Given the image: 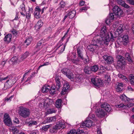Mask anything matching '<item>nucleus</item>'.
<instances>
[{
  "instance_id": "34",
  "label": "nucleus",
  "mask_w": 134,
  "mask_h": 134,
  "mask_svg": "<svg viewBox=\"0 0 134 134\" xmlns=\"http://www.w3.org/2000/svg\"><path fill=\"white\" fill-rule=\"evenodd\" d=\"M118 76L120 78L122 79V80H124L126 81H128V80L126 77L121 74H119Z\"/></svg>"
},
{
  "instance_id": "42",
  "label": "nucleus",
  "mask_w": 134,
  "mask_h": 134,
  "mask_svg": "<svg viewBox=\"0 0 134 134\" xmlns=\"http://www.w3.org/2000/svg\"><path fill=\"white\" fill-rule=\"evenodd\" d=\"M56 111L53 108L49 109L48 110V112L49 114H52L53 113H55Z\"/></svg>"
},
{
  "instance_id": "45",
  "label": "nucleus",
  "mask_w": 134,
  "mask_h": 134,
  "mask_svg": "<svg viewBox=\"0 0 134 134\" xmlns=\"http://www.w3.org/2000/svg\"><path fill=\"white\" fill-rule=\"evenodd\" d=\"M11 32L12 34L15 36L17 35L18 33V32L15 29H13Z\"/></svg>"
},
{
  "instance_id": "59",
  "label": "nucleus",
  "mask_w": 134,
  "mask_h": 134,
  "mask_svg": "<svg viewBox=\"0 0 134 134\" xmlns=\"http://www.w3.org/2000/svg\"><path fill=\"white\" fill-rule=\"evenodd\" d=\"M49 64V63L48 62H46V63H44L43 65H40V66H39V67L38 68V69H39L42 66L48 65Z\"/></svg>"
},
{
  "instance_id": "17",
  "label": "nucleus",
  "mask_w": 134,
  "mask_h": 134,
  "mask_svg": "<svg viewBox=\"0 0 134 134\" xmlns=\"http://www.w3.org/2000/svg\"><path fill=\"white\" fill-rule=\"evenodd\" d=\"M56 118L55 116H54L52 117H48L45 120L43 121L44 124L49 123L53 121H56Z\"/></svg>"
},
{
  "instance_id": "39",
  "label": "nucleus",
  "mask_w": 134,
  "mask_h": 134,
  "mask_svg": "<svg viewBox=\"0 0 134 134\" xmlns=\"http://www.w3.org/2000/svg\"><path fill=\"white\" fill-rule=\"evenodd\" d=\"M66 5V3L64 1H62L60 2V5L59 7L60 8H63L65 7Z\"/></svg>"
},
{
  "instance_id": "7",
  "label": "nucleus",
  "mask_w": 134,
  "mask_h": 134,
  "mask_svg": "<svg viewBox=\"0 0 134 134\" xmlns=\"http://www.w3.org/2000/svg\"><path fill=\"white\" fill-rule=\"evenodd\" d=\"M113 11L116 15L118 16H122L124 15V13L122 9L119 8L118 6H115L113 9Z\"/></svg>"
},
{
  "instance_id": "63",
  "label": "nucleus",
  "mask_w": 134,
  "mask_h": 134,
  "mask_svg": "<svg viewBox=\"0 0 134 134\" xmlns=\"http://www.w3.org/2000/svg\"><path fill=\"white\" fill-rule=\"evenodd\" d=\"M85 64H87L88 63L89 61V60L88 59V58L87 57V58H86L85 59L83 60Z\"/></svg>"
},
{
  "instance_id": "10",
  "label": "nucleus",
  "mask_w": 134,
  "mask_h": 134,
  "mask_svg": "<svg viewBox=\"0 0 134 134\" xmlns=\"http://www.w3.org/2000/svg\"><path fill=\"white\" fill-rule=\"evenodd\" d=\"M61 77L59 75H56L55 76V81L56 85L55 88L56 89L58 90L62 86V84L60 81Z\"/></svg>"
},
{
  "instance_id": "15",
  "label": "nucleus",
  "mask_w": 134,
  "mask_h": 134,
  "mask_svg": "<svg viewBox=\"0 0 134 134\" xmlns=\"http://www.w3.org/2000/svg\"><path fill=\"white\" fill-rule=\"evenodd\" d=\"M92 125V121L90 120L87 119L81 125V127H83L84 126L86 127H89Z\"/></svg>"
},
{
  "instance_id": "22",
  "label": "nucleus",
  "mask_w": 134,
  "mask_h": 134,
  "mask_svg": "<svg viewBox=\"0 0 134 134\" xmlns=\"http://www.w3.org/2000/svg\"><path fill=\"white\" fill-rule=\"evenodd\" d=\"M76 13V11L75 10H73L69 12L68 14L69 18L72 19L74 17Z\"/></svg>"
},
{
  "instance_id": "51",
  "label": "nucleus",
  "mask_w": 134,
  "mask_h": 134,
  "mask_svg": "<svg viewBox=\"0 0 134 134\" xmlns=\"http://www.w3.org/2000/svg\"><path fill=\"white\" fill-rule=\"evenodd\" d=\"M14 95H12L9 98L6 97L5 98V101H8L9 100H11V99L14 97Z\"/></svg>"
},
{
  "instance_id": "13",
  "label": "nucleus",
  "mask_w": 134,
  "mask_h": 134,
  "mask_svg": "<svg viewBox=\"0 0 134 134\" xmlns=\"http://www.w3.org/2000/svg\"><path fill=\"white\" fill-rule=\"evenodd\" d=\"M103 58L107 64H111L113 62V58L111 56L104 55Z\"/></svg>"
},
{
  "instance_id": "48",
  "label": "nucleus",
  "mask_w": 134,
  "mask_h": 134,
  "mask_svg": "<svg viewBox=\"0 0 134 134\" xmlns=\"http://www.w3.org/2000/svg\"><path fill=\"white\" fill-rule=\"evenodd\" d=\"M114 13H111L109 14V18L110 19L113 20L114 19Z\"/></svg>"
},
{
  "instance_id": "30",
  "label": "nucleus",
  "mask_w": 134,
  "mask_h": 134,
  "mask_svg": "<svg viewBox=\"0 0 134 134\" xmlns=\"http://www.w3.org/2000/svg\"><path fill=\"white\" fill-rule=\"evenodd\" d=\"M99 69V67L97 65H94L91 67V70L92 71L96 72Z\"/></svg>"
},
{
  "instance_id": "1",
  "label": "nucleus",
  "mask_w": 134,
  "mask_h": 134,
  "mask_svg": "<svg viewBox=\"0 0 134 134\" xmlns=\"http://www.w3.org/2000/svg\"><path fill=\"white\" fill-rule=\"evenodd\" d=\"M111 37H109V33L107 32L105 26H104L102 28L99 35L95 36L92 41L93 43L88 47V48L90 51L94 52L97 50L101 45H107L110 40L113 41L115 37H113V34L110 33Z\"/></svg>"
},
{
  "instance_id": "53",
  "label": "nucleus",
  "mask_w": 134,
  "mask_h": 134,
  "mask_svg": "<svg viewBox=\"0 0 134 134\" xmlns=\"http://www.w3.org/2000/svg\"><path fill=\"white\" fill-rule=\"evenodd\" d=\"M116 85L117 87H119L121 88L123 87V85L122 83L118 82L116 84Z\"/></svg>"
},
{
  "instance_id": "19",
  "label": "nucleus",
  "mask_w": 134,
  "mask_h": 134,
  "mask_svg": "<svg viewBox=\"0 0 134 134\" xmlns=\"http://www.w3.org/2000/svg\"><path fill=\"white\" fill-rule=\"evenodd\" d=\"M12 37L11 34H9L5 36L4 38V41L7 42L8 43H9L11 41Z\"/></svg>"
},
{
  "instance_id": "46",
  "label": "nucleus",
  "mask_w": 134,
  "mask_h": 134,
  "mask_svg": "<svg viewBox=\"0 0 134 134\" xmlns=\"http://www.w3.org/2000/svg\"><path fill=\"white\" fill-rule=\"evenodd\" d=\"M95 115L94 114H89L88 116V118H90V119H92V120H96L95 118Z\"/></svg>"
},
{
  "instance_id": "54",
  "label": "nucleus",
  "mask_w": 134,
  "mask_h": 134,
  "mask_svg": "<svg viewBox=\"0 0 134 134\" xmlns=\"http://www.w3.org/2000/svg\"><path fill=\"white\" fill-rule=\"evenodd\" d=\"M123 89L122 87H116V90L117 92H119L122 91Z\"/></svg>"
},
{
  "instance_id": "41",
  "label": "nucleus",
  "mask_w": 134,
  "mask_h": 134,
  "mask_svg": "<svg viewBox=\"0 0 134 134\" xmlns=\"http://www.w3.org/2000/svg\"><path fill=\"white\" fill-rule=\"evenodd\" d=\"M29 126H30L32 125H36L37 124V122L36 121H32L28 122Z\"/></svg>"
},
{
  "instance_id": "2",
  "label": "nucleus",
  "mask_w": 134,
  "mask_h": 134,
  "mask_svg": "<svg viewBox=\"0 0 134 134\" xmlns=\"http://www.w3.org/2000/svg\"><path fill=\"white\" fill-rule=\"evenodd\" d=\"M7 80L5 85L8 87H10L12 86L15 82L16 79L15 77H13L11 75H9L5 77H2L0 78V81Z\"/></svg>"
},
{
  "instance_id": "9",
  "label": "nucleus",
  "mask_w": 134,
  "mask_h": 134,
  "mask_svg": "<svg viewBox=\"0 0 134 134\" xmlns=\"http://www.w3.org/2000/svg\"><path fill=\"white\" fill-rule=\"evenodd\" d=\"M4 117L3 121L4 123L7 125L10 126L12 124V122L9 114L7 113H5L4 114Z\"/></svg>"
},
{
  "instance_id": "16",
  "label": "nucleus",
  "mask_w": 134,
  "mask_h": 134,
  "mask_svg": "<svg viewBox=\"0 0 134 134\" xmlns=\"http://www.w3.org/2000/svg\"><path fill=\"white\" fill-rule=\"evenodd\" d=\"M59 129H63L65 127V122L63 120H60L57 122L55 125Z\"/></svg>"
},
{
  "instance_id": "64",
  "label": "nucleus",
  "mask_w": 134,
  "mask_h": 134,
  "mask_svg": "<svg viewBox=\"0 0 134 134\" xmlns=\"http://www.w3.org/2000/svg\"><path fill=\"white\" fill-rule=\"evenodd\" d=\"M85 2L84 1H81L80 3V5L81 6L85 4Z\"/></svg>"
},
{
  "instance_id": "4",
  "label": "nucleus",
  "mask_w": 134,
  "mask_h": 134,
  "mask_svg": "<svg viewBox=\"0 0 134 134\" xmlns=\"http://www.w3.org/2000/svg\"><path fill=\"white\" fill-rule=\"evenodd\" d=\"M120 98L122 101V103L123 104H120L119 105H116V107L118 108H125V107L126 106V105L124 104H127L129 102L130 99L124 94H122L121 95L120 97Z\"/></svg>"
},
{
  "instance_id": "20",
  "label": "nucleus",
  "mask_w": 134,
  "mask_h": 134,
  "mask_svg": "<svg viewBox=\"0 0 134 134\" xmlns=\"http://www.w3.org/2000/svg\"><path fill=\"white\" fill-rule=\"evenodd\" d=\"M123 44L126 45L129 42V37L127 35L125 34L122 37Z\"/></svg>"
},
{
  "instance_id": "50",
  "label": "nucleus",
  "mask_w": 134,
  "mask_h": 134,
  "mask_svg": "<svg viewBox=\"0 0 134 134\" xmlns=\"http://www.w3.org/2000/svg\"><path fill=\"white\" fill-rule=\"evenodd\" d=\"M76 133V130L75 129L71 130L67 134H75Z\"/></svg>"
},
{
  "instance_id": "25",
  "label": "nucleus",
  "mask_w": 134,
  "mask_h": 134,
  "mask_svg": "<svg viewBox=\"0 0 134 134\" xmlns=\"http://www.w3.org/2000/svg\"><path fill=\"white\" fill-rule=\"evenodd\" d=\"M43 25L41 20H39L35 25V27L36 29H39Z\"/></svg>"
},
{
  "instance_id": "27",
  "label": "nucleus",
  "mask_w": 134,
  "mask_h": 134,
  "mask_svg": "<svg viewBox=\"0 0 134 134\" xmlns=\"http://www.w3.org/2000/svg\"><path fill=\"white\" fill-rule=\"evenodd\" d=\"M32 40V38L31 37L28 38L26 39L24 43V45H26L27 46L29 45L31 43Z\"/></svg>"
},
{
  "instance_id": "29",
  "label": "nucleus",
  "mask_w": 134,
  "mask_h": 134,
  "mask_svg": "<svg viewBox=\"0 0 134 134\" xmlns=\"http://www.w3.org/2000/svg\"><path fill=\"white\" fill-rule=\"evenodd\" d=\"M129 79L130 83L134 85V74H130L129 76Z\"/></svg>"
},
{
  "instance_id": "8",
  "label": "nucleus",
  "mask_w": 134,
  "mask_h": 134,
  "mask_svg": "<svg viewBox=\"0 0 134 134\" xmlns=\"http://www.w3.org/2000/svg\"><path fill=\"white\" fill-rule=\"evenodd\" d=\"M91 81L94 86L99 87L102 86V81L98 78H92L91 79Z\"/></svg>"
},
{
  "instance_id": "61",
  "label": "nucleus",
  "mask_w": 134,
  "mask_h": 134,
  "mask_svg": "<svg viewBox=\"0 0 134 134\" xmlns=\"http://www.w3.org/2000/svg\"><path fill=\"white\" fill-rule=\"evenodd\" d=\"M6 63V61H1L0 62V65H2L3 66Z\"/></svg>"
},
{
  "instance_id": "57",
  "label": "nucleus",
  "mask_w": 134,
  "mask_h": 134,
  "mask_svg": "<svg viewBox=\"0 0 134 134\" xmlns=\"http://www.w3.org/2000/svg\"><path fill=\"white\" fill-rule=\"evenodd\" d=\"M131 4L134 5V0H126Z\"/></svg>"
},
{
  "instance_id": "24",
  "label": "nucleus",
  "mask_w": 134,
  "mask_h": 134,
  "mask_svg": "<svg viewBox=\"0 0 134 134\" xmlns=\"http://www.w3.org/2000/svg\"><path fill=\"white\" fill-rule=\"evenodd\" d=\"M82 79V76L81 75H77L75 77L74 80L77 82H80Z\"/></svg>"
},
{
  "instance_id": "18",
  "label": "nucleus",
  "mask_w": 134,
  "mask_h": 134,
  "mask_svg": "<svg viewBox=\"0 0 134 134\" xmlns=\"http://www.w3.org/2000/svg\"><path fill=\"white\" fill-rule=\"evenodd\" d=\"M117 2L118 4L127 9L130 8V6L126 3L125 2L122 0H117Z\"/></svg>"
},
{
  "instance_id": "55",
  "label": "nucleus",
  "mask_w": 134,
  "mask_h": 134,
  "mask_svg": "<svg viewBox=\"0 0 134 134\" xmlns=\"http://www.w3.org/2000/svg\"><path fill=\"white\" fill-rule=\"evenodd\" d=\"M42 41L41 40L40 41L37 43V44L36 45V48H38L41 46V45L42 43Z\"/></svg>"
},
{
  "instance_id": "44",
  "label": "nucleus",
  "mask_w": 134,
  "mask_h": 134,
  "mask_svg": "<svg viewBox=\"0 0 134 134\" xmlns=\"http://www.w3.org/2000/svg\"><path fill=\"white\" fill-rule=\"evenodd\" d=\"M18 60V58L16 56H15L12 57L11 59V61L13 62L14 63L16 62Z\"/></svg>"
},
{
  "instance_id": "28",
  "label": "nucleus",
  "mask_w": 134,
  "mask_h": 134,
  "mask_svg": "<svg viewBox=\"0 0 134 134\" xmlns=\"http://www.w3.org/2000/svg\"><path fill=\"white\" fill-rule=\"evenodd\" d=\"M77 51L78 57L82 59L83 60V56L80 48H77Z\"/></svg>"
},
{
  "instance_id": "21",
  "label": "nucleus",
  "mask_w": 134,
  "mask_h": 134,
  "mask_svg": "<svg viewBox=\"0 0 134 134\" xmlns=\"http://www.w3.org/2000/svg\"><path fill=\"white\" fill-rule=\"evenodd\" d=\"M51 87L48 85L44 86L41 88L42 92L44 93H46L49 91Z\"/></svg>"
},
{
  "instance_id": "62",
  "label": "nucleus",
  "mask_w": 134,
  "mask_h": 134,
  "mask_svg": "<svg viewBox=\"0 0 134 134\" xmlns=\"http://www.w3.org/2000/svg\"><path fill=\"white\" fill-rule=\"evenodd\" d=\"M35 9L37 10L39 13L40 12H41V9L39 6H37L35 8Z\"/></svg>"
},
{
  "instance_id": "56",
  "label": "nucleus",
  "mask_w": 134,
  "mask_h": 134,
  "mask_svg": "<svg viewBox=\"0 0 134 134\" xmlns=\"http://www.w3.org/2000/svg\"><path fill=\"white\" fill-rule=\"evenodd\" d=\"M133 104L132 103H129L126 105V106L125 107V108H126V107L127 106L128 107H131L133 106Z\"/></svg>"
},
{
  "instance_id": "49",
  "label": "nucleus",
  "mask_w": 134,
  "mask_h": 134,
  "mask_svg": "<svg viewBox=\"0 0 134 134\" xmlns=\"http://www.w3.org/2000/svg\"><path fill=\"white\" fill-rule=\"evenodd\" d=\"M84 132L83 130H80V129H78L77 131L76 130V133L75 134H81V133Z\"/></svg>"
},
{
  "instance_id": "32",
  "label": "nucleus",
  "mask_w": 134,
  "mask_h": 134,
  "mask_svg": "<svg viewBox=\"0 0 134 134\" xmlns=\"http://www.w3.org/2000/svg\"><path fill=\"white\" fill-rule=\"evenodd\" d=\"M125 57L126 59L128 60V62L130 63H132V60L129 54V53H126L125 54Z\"/></svg>"
},
{
  "instance_id": "14",
  "label": "nucleus",
  "mask_w": 134,
  "mask_h": 134,
  "mask_svg": "<svg viewBox=\"0 0 134 134\" xmlns=\"http://www.w3.org/2000/svg\"><path fill=\"white\" fill-rule=\"evenodd\" d=\"M70 87V86L68 83H65L64 84L63 87L61 91V93L62 95L65 94L66 92L68 91L69 88Z\"/></svg>"
},
{
  "instance_id": "36",
  "label": "nucleus",
  "mask_w": 134,
  "mask_h": 134,
  "mask_svg": "<svg viewBox=\"0 0 134 134\" xmlns=\"http://www.w3.org/2000/svg\"><path fill=\"white\" fill-rule=\"evenodd\" d=\"M90 70L91 68L87 66L85 68L84 71L86 73L89 74L90 73Z\"/></svg>"
},
{
  "instance_id": "11",
  "label": "nucleus",
  "mask_w": 134,
  "mask_h": 134,
  "mask_svg": "<svg viewBox=\"0 0 134 134\" xmlns=\"http://www.w3.org/2000/svg\"><path fill=\"white\" fill-rule=\"evenodd\" d=\"M96 114L99 118H103L104 116L105 113L103 110L101 108L98 109L96 111Z\"/></svg>"
},
{
  "instance_id": "47",
  "label": "nucleus",
  "mask_w": 134,
  "mask_h": 134,
  "mask_svg": "<svg viewBox=\"0 0 134 134\" xmlns=\"http://www.w3.org/2000/svg\"><path fill=\"white\" fill-rule=\"evenodd\" d=\"M12 130L13 133L14 134L18 133V130H17V128L15 127H13Z\"/></svg>"
},
{
  "instance_id": "52",
  "label": "nucleus",
  "mask_w": 134,
  "mask_h": 134,
  "mask_svg": "<svg viewBox=\"0 0 134 134\" xmlns=\"http://www.w3.org/2000/svg\"><path fill=\"white\" fill-rule=\"evenodd\" d=\"M31 16V14L29 12H27L26 14V18L28 19L30 18Z\"/></svg>"
},
{
  "instance_id": "37",
  "label": "nucleus",
  "mask_w": 134,
  "mask_h": 134,
  "mask_svg": "<svg viewBox=\"0 0 134 134\" xmlns=\"http://www.w3.org/2000/svg\"><path fill=\"white\" fill-rule=\"evenodd\" d=\"M51 126H52V125L50 124L43 126L42 127V129L44 131H47L48 130V129L51 127Z\"/></svg>"
},
{
  "instance_id": "12",
  "label": "nucleus",
  "mask_w": 134,
  "mask_h": 134,
  "mask_svg": "<svg viewBox=\"0 0 134 134\" xmlns=\"http://www.w3.org/2000/svg\"><path fill=\"white\" fill-rule=\"evenodd\" d=\"M101 107L103 108L107 112H109L111 110V107L110 105L107 103H102L101 105Z\"/></svg>"
},
{
  "instance_id": "35",
  "label": "nucleus",
  "mask_w": 134,
  "mask_h": 134,
  "mask_svg": "<svg viewBox=\"0 0 134 134\" xmlns=\"http://www.w3.org/2000/svg\"><path fill=\"white\" fill-rule=\"evenodd\" d=\"M34 15L36 18L38 19L40 17V13L35 9V11L34 12Z\"/></svg>"
},
{
  "instance_id": "31",
  "label": "nucleus",
  "mask_w": 134,
  "mask_h": 134,
  "mask_svg": "<svg viewBox=\"0 0 134 134\" xmlns=\"http://www.w3.org/2000/svg\"><path fill=\"white\" fill-rule=\"evenodd\" d=\"M29 55V52H26L23 54L20 57L22 60L26 58Z\"/></svg>"
},
{
  "instance_id": "26",
  "label": "nucleus",
  "mask_w": 134,
  "mask_h": 134,
  "mask_svg": "<svg viewBox=\"0 0 134 134\" xmlns=\"http://www.w3.org/2000/svg\"><path fill=\"white\" fill-rule=\"evenodd\" d=\"M71 61L72 63L76 65L80 64V60L78 58H76V59L72 58L71 59Z\"/></svg>"
},
{
  "instance_id": "33",
  "label": "nucleus",
  "mask_w": 134,
  "mask_h": 134,
  "mask_svg": "<svg viewBox=\"0 0 134 134\" xmlns=\"http://www.w3.org/2000/svg\"><path fill=\"white\" fill-rule=\"evenodd\" d=\"M59 129L55 125V126H53L52 129H50V131L52 133H55L57 132V130Z\"/></svg>"
},
{
  "instance_id": "43",
  "label": "nucleus",
  "mask_w": 134,
  "mask_h": 134,
  "mask_svg": "<svg viewBox=\"0 0 134 134\" xmlns=\"http://www.w3.org/2000/svg\"><path fill=\"white\" fill-rule=\"evenodd\" d=\"M20 8L21 9L22 11L26 12V10L25 9V5L24 3H23L20 5Z\"/></svg>"
},
{
  "instance_id": "3",
  "label": "nucleus",
  "mask_w": 134,
  "mask_h": 134,
  "mask_svg": "<svg viewBox=\"0 0 134 134\" xmlns=\"http://www.w3.org/2000/svg\"><path fill=\"white\" fill-rule=\"evenodd\" d=\"M31 111L28 108L23 106L19 107V113L20 115L24 118H26L29 116Z\"/></svg>"
},
{
  "instance_id": "5",
  "label": "nucleus",
  "mask_w": 134,
  "mask_h": 134,
  "mask_svg": "<svg viewBox=\"0 0 134 134\" xmlns=\"http://www.w3.org/2000/svg\"><path fill=\"white\" fill-rule=\"evenodd\" d=\"M118 61L117 65L118 67L122 68L124 67L125 64V58L122 56L118 55L117 57Z\"/></svg>"
},
{
  "instance_id": "6",
  "label": "nucleus",
  "mask_w": 134,
  "mask_h": 134,
  "mask_svg": "<svg viewBox=\"0 0 134 134\" xmlns=\"http://www.w3.org/2000/svg\"><path fill=\"white\" fill-rule=\"evenodd\" d=\"M61 71L63 74L66 75L68 78L71 80L74 79V75L70 70L68 68H64L61 70Z\"/></svg>"
},
{
  "instance_id": "40",
  "label": "nucleus",
  "mask_w": 134,
  "mask_h": 134,
  "mask_svg": "<svg viewBox=\"0 0 134 134\" xmlns=\"http://www.w3.org/2000/svg\"><path fill=\"white\" fill-rule=\"evenodd\" d=\"M122 25H121L119 26L116 30L117 32H118L119 33H121L123 31V29L122 28Z\"/></svg>"
},
{
  "instance_id": "38",
  "label": "nucleus",
  "mask_w": 134,
  "mask_h": 134,
  "mask_svg": "<svg viewBox=\"0 0 134 134\" xmlns=\"http://www.w3.org/2000/svg\"><path fill=\"white\" fill-rule=\"evenodd\" d=\"M49 92L50 94L52 95L54 94L55 93V88H50Z\"/></svg>"
},
{
  "instance_id": "60",
  "label": "nucleus",
  "mask_w": 134,
  "mask_h": 134,
  "mask_svg": "<svg viewBox=\"0 0 134 134\" xmlns=\"http://www.w3.org/2000/svg\"><path fill=\"white\" fill-rule=\"evenodd\" d=\"M88 8L87 7H83L81 9H80V10L81 12H82L83 10H86Z\"/></svg>"
},
{
  "instance_id": "58",
  "label": "nucleus",
  "mask_w": 134,
  "mask_h": 134,
  "mask_svg": "<svg viewBox=\"0 0 134 134\" xmlns=\"http://www.w3.org/2000/svg\"><path fill=\"white\" fill-rule=\"evenodd\" d=\"M69 32V30H67V32H66V33L65 35H64V36L62 38L61 40L59 42V43H62L63 41V40L64 38L65 37V35L67 34V33Z\"/></svg>"
},
{
  "instance_id": "23",
  "label": "nucleus",
  "mask_w": 134,
  "mask_h": 134,
  "mask_svg": "<svg viewBox=\"0 0 134 134\" xmlns=\"http://www.w3.org/2000/svg\"><path fill=\"white\" fill-rule=\"evenodd\" d=\"M62 100L60 99H58L56 101L55 105L57 108H59L62 107Z\"/></svg>"
}]
</instances>
